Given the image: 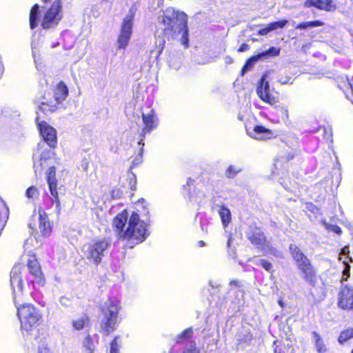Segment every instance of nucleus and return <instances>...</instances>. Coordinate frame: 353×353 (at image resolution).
Instances as JSON below:
<instances>
[{"instance_id":"nucleus-7","label":"nucleus","mask_w":353,"mask_h":353,"mask_svg":"<svg viewBox=\"0 0 353 353\" xmlns=\"http://www.w3.org/2000/svg\"><path fill=\"white\" fill-rule=\"evenodd\" d=\"M110 245L111 241L109 239H97L84 245L83 252L91 263L98 265Z\"/></svg>"},{"instance_id":"nucleus-56","label":"nucleus","mask_w":353,"mask_h":353,"mask_svg":"<svg viewBox=\"0 0 353 353\" xmlns=\"http://www.w3.org/2000/svg\"><path fill=\"white\" fill-rule=\"evenodd\" d=\"M19 114L18 113V112H15V114H14V116H19Z\"/></svg>"},{"instance_id":"nucleus-21","label":"nucleus","mask_w":353,"mask_h":353,"mask_svg":"<svg viewBox=\"0 0 353 353\" xmlns=\"http://www.w3.org/2000/svg\"><path fill=\"white\" fill-rule=\"evenodd\" d=\"M312 334L316 352L318 353H325L327 349L322 337L316 332H313Z\"/></svg>"},{"instance_id":"nucleus-50","label":"nucleus","mask_w":353,"mask_h":353,"mask_svg":"<svg viewBox=\"0 0 353 353\" xmlns=\"http://www.w3.org/2000/svg\"><path fill=\"white\" fill-rule=\"evenodd\" d=\"M225 62H226L227 63H232V58H231V57H227L225 58Z\"/></svg>"},{"instance_id":"nucleus-4","label":"nucleus","mask_w":353,"mask_h":353,"mask_svg":"<svg viewBox=\"0 0 353 353\" xmlns=\"http://www.w3.org/2000/svg\"><path fill=\"white\" fill-rule=\"evenodd\" d=\"M289 250L292 259L301 272L302 278L310 285H314L316 272L310 259L295 244H290Z\"/></svg>"},{"instance_id":"nucleus-9","label":"nucleus","mask_w":353,"mask_h":353,"mask_svg":"<svg viewBox=\"0 0 353 353\" xmlns=\"http://www.w3.org/2000/svg\"><path fill=\"white\" fill-rule=\"evenodd\" d=\"M62 17L61 3L59 0L55 1L44 12L41 26L43 29L54 28L57 26Z\"/></svg>"},{"instance_id":"nucleus-59","label":"nucleus","mask_w":353,"mask_h":353,"mask_svg":"<svg viewBox=\"0 0 353 353\" xmlns=\"http://www.w3.org/2000/svg\"><path fill=\"white\" fill-rule=\"evenodd\" d=\"M44 158H45V157H44L43 154H42V155H41V160H42V159H44Z\"/></svg>"},{"instance_id":"nucleus-33","label":"nucleus","mask_w":353,"mask_h":353,"mask_svg":"<svg viewBox=\"0 0 353 353\" xmlns=\"http://www.w3.org/2000/svg\"><path fill=\"white\" fill-rule=\"evenodd\" d=\"M39 196V191L35 186H30L26 191V196L29 199H36Z\"/></svg>"},{"instance_id":"nucleus-5","label":"nucleus","mask_w":353,"mask_h":353,"mask_svg":"<svg viewBox=\"0 0 353 353\" xmlns=\"http://www.w3.org/2000/svg\"><path fill=\"white\" fill-rule=\"evenodd\" d=\"M245 236L248 239L264 254H271L276 257L281 256V253L272 247L261 230L255 226H250Z\"/></svg>"},{"instance_id":"nucleus-58","label":"nucleus","mask_w":353,"mask_h":353,"mask_svg":"<svg viewBox=\"0 0 353 353\" xmlns=\"http://www.w3.org/2000/svg\"><path fill=\"white\" fill-rule=\"evenodd\" d=\"M29 226H30V228H32V229L34 228V227H32V223H30V224H29Z\"/></svg>"},{"instance_id":"nucleus-1","label":"nucleus","mask_w":353,"mask_h":353,"mask_svg":"<svg viewBox=\"0 0 353 353\" xmlns=\"http://www.w3.org/2000/svg\"><path fill=\"white\" fill-rule=\"evenodd\" d=\"M158 26L168 40L176 41L185 48H189L188 16L184 12L167 8L158 17Z\"/></svg>"},{"instance_id":"nucleus-2","label":"nucleus","mask_w":353,"mask_h":353,"mask_svg":"<svg viewBox=\"0 0 353 353\" xmlns=\"http://www.w3.org/2000/svg\"><path fill=\"white\" fill-rule=\"evenodd\" d=\"M146 227L145 221L140 219L137 212H133L129 216L126 210L113 219L114 231L121 239H134L141 243L148 235Z\"/></svg>"},{"instance_id":"nucleus-26","label":"nucleus","mask_w":353,"mask_h":353,"mask_svg":"<svg viewBox=\"0 0 353 353\" xmlns=\"http://www.w3.org/2000/svg\"><path fill=\"white\" fill-rule=\"evenodd\" d=\"M260 59L261 58L259 54L248 59L241 70V75L243 76L245 72L250 70L254 66V63L259 61Z\"/></svg>"},{"instance_id":"nucleus-30","label":"nucleus","mask_w":353,"mask_h":353,"mask_svg":"<svg viewBox=\"0 0 353 353\" xmlns=\"http://www.w3.org/2000/svg\"><path fill=\"white\" fill-rule=\"evenodd\" d=\"M193 335V330L191 327H189L184 331H183L181 334H178L175 337V341L176 343H180L182 340L190 339Z\"/></svg>"},{"instance_id":"nucleus-19","label":"nucleus","mask_w":353,"mask_h":353,"mask_svg":"<svg viewBox=\"0 0 353 353\" xmlns=\"http://www.w3.org/2000/svg\"><path fill=\"white\" fill-rule=\"evenodd\" d=\"M288 20L283 19L279 21L270 23L268 24L265 28L259 30L258 31V34L261 36H265L273 30H277L279 28H283L288 23Z\"/></svg>"},{"instance_id":"nucleus-16","label":"nucleus","mask_w":353,"mask_h":353,"mask_svg":"<svg viewBox=\"0 0 353 353\" xmlns=\"http://www.w3.org/2000/svg\"><path fill=\"white\" fill-rule=\"evenodd\" d=\"M339 306L345 310L353 308V289L344 287L339 295Z\"/></svg>"},{"instance_id":"nucleus-28","label":"nucleus","mask_w":353,"mask_h":353,"mask_svg":"<svg viewBox=\"0 0 353 353\" xmlns=\"http://www.w3.org/2000/svg\"><path fill=\"white\" fill-rule=\"evenodd\" d=\"M352 338H353V328H348L341 332L338 341L340 344H343L348 339Z\"/></svg>"},{"instance_id":"nucleus-3","label":"nucleus","mask_w":353,"mask_h":353,"mask_svg":"<svg viewBox=\"0 0 353 353\" xmlns=\"http://www.w3.org/2000/svg\"><path fill=\"white\" fill-rule=\"evenodd\" d=\"M120 309V304L116 299H109L101 305L100 329L105 336H108L117 329L119 323V312Z\"/></svg>"},{"instance_id":"nucleus-57","label":"nucleus","mask_w":353,"mask_h":353,"mask_svg":"<svg viewBox=\"0 0 353 353\" xmlns=\"http://www.w3.org/2000/svg\"><path fill=\"white\" fill-rule=\"evenodd\" d=\"M255 138H256V139H262V138H263V137H261V136H260V137H255Z\"/></svg>"},{"instance_id":"nucleus-35","label":"nucleus","mask_w":353,"mask_h":353,"mask_svg":"<svg viewBox=\"0 0 353 353\" xmlns=\"http://www.w3.org/2000/svg\"><path fill=\"white\" fill-rule=\"evenodd\" d=\"M52 192H50V194L52 196V201L53 204H55V211L57 213H59L61 211V204L58 197L57 188H52Z\"/></svg>"},{"instance_id":"nucleus-44","label":"nucleus","mask_w":353,"mask_h":353,"mask_svg":"<svg viewBox=\"0 0 353 353\" xmlns=\"http://www.w3.org/2000/svg\"><path fill=\"white\" fill-rule=\"evenodd\" d=\"M59 303L64 307H68L71 305V300L66 296H61L59 299Z\"/></svg>"},{"instance_id":"nucleus-53","label":"nucleus","mask_w":353,"mask_h":353,"mask_svg":"<svg viewBox=\"0 0 353 353\" xmlns=\"http://www.w3.org/2000/svg\"><path fill=\"white\" fill-rule=\"evenodd\" d=\"M231 239H229L228 241V246H230V243H231Z\"/></svg>"},{"instance_id":"nucleus-25","label":"nucleus","mask_w":353,"mask_h":353,"mask_svg":"<svg viewBox=\"0 0 353 353\" xmlns=\"http://www.w3.org/2000/svg\"><path fill=\"white\" fill-rule=\"evenodd\" d=\"M48 183L50 189V192H52V188H57V179H56V170L55 167H50L48 171L47 176Z\"/></svg>"},{"instance_id":"nucleus-61","label":"nucleus","mask_w":353,"mask_h":353,"mask_svg":"<svg viewBox=\"0 0 353 353\" xmlns=\"http://www.w3.org/2000/svg\"><path fill=\"white\" fill-rule=\"evenodd\" d=\"M352 353H353V350H352Z\"/></svg>"},{"instance_id":"nucleus-14","label":"nucleus","mask_w":353,"mask_h":353,"mask_svg":"<svg viewBox=\"0 0 353 353\" xmlns=\"http://www.w3.org/2000/svg\"><path fill=\"white\" fill-rule=\"evenodd\" d=\"M27 267L32 279H28V281L32 283L34 287L35 285L38 286H43L46 281L41 270V266L34 256L30 257L27 262Z\"/></svg>"},{"instance_id":"nucleus-10","label":"nucleus","mask_w":353,"mask_h":353,"mask_svg":"<svg viewBox=\"0 0 353 353\" xmlns=\"http://www.w3.org/2000/svg\"><path fill=\"white\" fill-rule=\"evenodd\" d=\"M142 119L144 123V127L141 132V140L138 142V144L141 145V148L137 154V157L141 159L143 153V145L144 143L143 142V138L145 135L150 133L152 130H154L157 127V120L154 115V111L153 110H150L148 112H143L142 113Z\"/></svg>"},{"instance_id":"nucleus-45","label":"nucleus","mask_w":353,"mask_h":353,"mask_svg":"<svg viewBox=\"0 0 353 353\" xmlns=\"http://www.w3.org/2000/svg\"><path fill=\"white\" fill-rule=\"evenodd\" d=\"M89 164L90 163L88 159L86 158H83L81 161L80 167L83 171L86 172L89 167Z\"/></svg>"},{"instance_id":"nucleus-11","label":"nucleus","mask_w":353,"mask_h":353,"mask_svg":"<svg viewBox=\"0 0 353 353\" xmlns=\"http://www.w3.org/2000/svg\"><path fill=\"white\" fill-rule=\"evenodd\" d=\"M133 15L128 14L123 20L120 34L117 45L119 50H124L128 46L132 34Z\"/></svg>"},{"instance_id":"nucleus-52","label":"nucleus","mask_w":353,"mask_h":353,"mask_svg":"<svg viewBox=\"0 0 353 353\" xmlns=\"http://www.w3.org/2000/svg\"><path fill=\"white\" fill-rule=\"evenodd\" d=\"M193 181H193V180H192L190 178H188V181H187V185H190V184L191 183H192Z\"/></svg>"},{"instance_id":"nucleus-15","label":"nucleus","mask_w":353,"mask_h":353,"mask_svg":"<svg viewBox=\"0 0 353 353\" xmlns=\"http://www.w3.org/2000/svg\"><path fill=\"white\" fill-rule=\"evenodd\" d=\"M21 268L20 264L15 265L10 272V285L14 294L22 292Z\"/></svg>"},{"instance_id":"nucleus-8","label":"nucleus","mask_w":353,"mask_h":353,"mask_svg":"<svg viewBox=\"0 0 353 353\" xmlns=\"http://www.w3.org/2000/svg\"><path fill=\"white\" fill-rule=\"evenodd\" d=\"M68 90L66 85L63 82H60L54 91L53 100H48L43 97L42 101L39 105V108L43 112H54L57 105L61 103L68 97Z\"/></svg>"},{"instance_id":"nucleus-29","label":"nucleus","mask_w":353,"mask_h":353,"mask_svg":"<svg viewBox=\"0 0 353 353\" xmlns=\"http://www.w3.org/2000/svg\"><path fill=\"white\" fill-rule=\"evenodd\" d=\"M322 25H323V23L320 21H307V22H302L301 23H299L296 26V28L304 30V29H307V28H311L321 26Z\"/></svg>"},{"instance_id":"nucleus-36","label":"nucleus","mask_w":353,"mask_h":353,"mask_svg":"<svg viewBox=\"0 0 353 353\" xmlns=\"http://www.w3.org/2000/svg\"><path fill=\"white\" fill-rule=\"evenodd\" d=\"M241 171V168L234 165H230L226 170L225 176L229 179H233Z\"/></svg>"},{"instance_id":"nucleus-22","label":"nucleus","mask_w":353,"mask_h":353,"mask_svg":"<svg viewBox=\"0 0 353 353\" xmlns=\"http://www.w3.org/2000/svg\"><path fill=\"white\" fill-rule=\"evenodd\" d=\"M40 19L39 6L35 4L31 9L30 13V26L31 29L35 28Z\"/></svg>"},{"instance_id":"nucleus-48","label":"nucleus","mask_w":353,"mask_h":353,"mask_svg":"<svg viewBox=\"0 0 353 353\" xmlns=\"http://www.w3.org/2000/svg\"><path fill=\"white\" fill-rule=\"evenodd\" d=\"M274 353H285V351L282 348H279L277 346L274 348Z\"/></svg>"},{"instance_id":"nucleus-18","label":"nucleus","mask_w":353,"mask_h":353,"mask_svg":"<svg viewBox=\"0 0 353 353\" xmlns=\"http://www.w3.org/2000/svg\"><path fill=\"white\" fill-rule=\"evenodd\" d=\"M305 7H315L319 10H325L326 11H333L336 9L332 0H307L305 2Z\"/></svg>"},{"instance_id":"nucleus-41","label":"nucleus","mask_w":353,"mask_h":353,"mask_svg":"<svg viewBox=\"0 0 353 353\" xmlns=\"http://www.w3.org/2000/svg\"><path fill=\"white\" fill-rule=\"evenodd\" d=\"M37 353H52V352L47 344L42 343L39 345Z\"/></svg>"},{"instance_id":"nucleus-49","label":"nucleus","mask_w":353,"mask_h":353,"mask_svg":"<svg viewBox=\"0 0 353 353\" xmlns=\"http://www.w3.org/2000/svg\"><path fill=\"white\" fill-rule=\"evenodd\" d=\"M32 56H33L34 59V63H35L36 67L38 68V61H37V60L36 59L35 52L34 50H32Z\"/></svg>"},{"instance_id":"nucleus-6","label":"nucleus","mask_w":353,"mask_h":353,"mask_svg":"<svg viewBox=\"0 0 353 353\" xmlns=\"http://www.w3.org/2000/svg\"><path fill=\"white\" fill-rule=\"evenodd\" d=\"M17 316L20 320L21 330L27 332L35 327L42 317L39 310L32 304H24L17 307Z\"/></svg>"},{"instance_id":"nucleus-12","label":"nucleus","mask_w":353,"mask_h":353,"mask_svg":"<svg viewBox=\"0 0 353 353\" xmlns=\"http://www.w3.org/2000/svg\"><path fill=\"white\" fill-rule=\"evenodd\" d=\"M256 94L263 102L270 105H274L278 102V97L272 93L265 75H263L257 83Z\"/></svg>"},{"instance_id":"nucleus-31","label":"nucleus","mask_w":353,"mask_h":353,"mask_svg":"<svg viewBox=\"0 0 353 353\" xmlns=\"http://www.w3.org/2000/svg\"><path fill=\"white\" fill-rule=\"evenodd\" d=\"M280 54V48H276L275 47H271L269 50L266 51H263L261 53H259L260 58H267L269 57H276L279 55Z\"/></svg>"},{"instance_id":"nucleus-60","label":"nucleus","mask_w":353,"mask_h":353,"mask_svg":"<svg viewBox=\"0 0 353 353\" xmlns=\"http://www.w3.org/2000/svg\"><path fill=\"white\" fill-rule=\"evenodd\" d=\"M34 168L35 169H37V168H37V165H36L35 163H34ZM35 170L37 171V170Z\"/></svg>"},{"instance_id":"nucleus-55","label":"nucleus","mask_w":353,"mask_h":353,"mask_svg":"<svg viewBox=\"0 0 353 353\" xmlns=\"http://www.w3.org/2000/svg\"><path fill=\"white\" fill-rule=\"evenodd\" d=\"M199 243H200V245H201V246H202V245H204V242H203V241H199Z\"/></svg>"},{"instance_id":"nucleus-37","label":"nucleus","mask_w":353,"mask_h":353,"mask_svg":"<svg viewBox=\"0 0 353 353\" xmlns=\"http://www.w3.org/2000/svg\"><path fill=\"white\" fill-rule=\"evenodd\" d=\"M252 337L251 334L245 330L242 336L241 334L239 335L238 340L240 343H250L252 341Z\"/></svg>"},{"instance_id":"nucleus-39","label":"nucleus","mask_w":353,"mask_h":353,"mask_svg":"<svg viewBox=\"0 0 353 353\" xmlns=\"http://www.w3.org/2000/svg\"><path fill=\"white\" fill-rule=\"evenodd\" d=\"M325 226L328 231L337 234H340L341 233V230L338 225L325 223Z\"/></svg>"},{"instance_id":"nucleus-32","label":"nucleus","mask_w":353,"mask_h":353,"mask_svg":"<svg viewBox=\"0 0 353 353\" xmlns=\"http://www.w3.org/2000/svg\"><path fill=\"white\" fill-rule=\"evenodd\" d=\"M276 108L277 109L281 119L283 121H288L289 119V110L288 106L279 105L276 106Z\"/></svg>"},{"instance_id":"nucleus-27","label":"nucleus","mask_w":353,"mask_h":353,"mask_svg":"<svg viewBox=\"0 0 353 353\" xmlns=\"http://www.w3.org/2000/svg\"><path fill=\"white\" fill-rule=\"evenodd\" d=\"M83 347L85 350V353H94L95 345L90 335H87L83 341Z\"/></svg>"},{"instance_id":"nucleus-38","label":"nucleus","mask_w":353,"mask_h":353,"mask_svg":"<svg viewBox=\"0 0 353 353\" xmlns=\"http://www.w3.org/2000/svg\"><path fill=\"white\" fill-rule=\"evenodd\" d=\"M254 132L256 135H262V134H270V132L269 130L266 129L265 127L261 125H256L254 128Z\"/></svg>"},{"instance_id":"nucleus-20","label":"nucleus","mask_w":353,"mask_h":353,"mask_svg":"<svg viewBox=\"0 0 353 353\" xmlns=\"http://www.w3.org/2000/svg\"><path fill=\"white\" fill-rule=\"evenodd\" d=\"M165 45V40L163 37H158L155 41V49L150 52L151 58H154L157 61L159 56L162 53Z\"/></svg>"},{"instance_id":"nucleus-43","label":"nucleus","mask_w":353,"mask_h":353,"mask_svg":"<svg viewBox=\"0 0 353 353\" xmlns=\"http://www.w3.org/2000/svg\"><path fill=\"white\" fill-rule=\"evenodd\" d=\"M349 253H350V251H349L348 248L344 247L343 248L341 249V251L339 254V259L342 260L344 256V259L350 258V260L351 261H352V259L349 256Z\"/></svg>"},{"instance_id":"nucleus-51","label":"nucleus","mask_w":353,"mask_h":353,"mask_svg":"<svg viewBox=\"0 0 353 353\" xmlns=\"http://www.w3.org/2000/svg\"><path fill=\"white\" fill-rule=\"evenodd\" d=\"M230 285H235V286H237L238 285V282L236 281H232L230 283Z\"/></svg>"},{"instance_id":"nucleus-40","label":"nucleus","mask_w":353,"mask_h":353,"mask_svg":"<svg viewBox=\"0 0 353 353\" xmlns=\"http://www.w3.org/2000/svg\"><path fill=\"white\" fill-rule=\"evenodd\" d=\"M118 337L116 336L110 344V353H119V345L117 342Z\"/></svg>"},{"instance_id":"nucleus-13","label":"nucleus","mask_w":353,"mask_h":353,"mask_svg":"<svg viewBox=\"0 0 353 353\" xmlns=\"http://www.w3.org/2000/svg\"><path fill=\"white\" fill-rule=\"evenodd\" d=\"M40 134L43 138V142L38 144L39 148H42L44 143L51 148H55L57 144V137L56 130L46 122H41L38 124Z\"/></svg>"},{"instance_id":"nucleus-24","label":"nucleus","mask_w":353,"mask_h":353,"mask_svg":"<svg viewBox=\"0 0 353 353\" xmlns=\"http://www.w3.org/2000/svg\"><path fill=\"white\" fill-rule=\"evenodd\" d=\"M89 323V318L86 314L72 320V327L76 330H81L84 328L85 325Z\"/></svg>"},{"instance_id":"nucleus-23","label":"nucleus","mask_w":353,"mask_h":353,"mask_svg":"<svg viewBox=\"0 0 353 353\" xmlns=\"http://www.w3.org/2000/svg\"><path fill=\"white\" fill-rule=\"evenodd\" d=\"M218 213L221 217L223 227H227L228 224L231 222L230 210L226 206L222 205L219 207Z\"/></svg>"},{"instance_id":"nucleus-47","label":"nucleus","mask_w":353,"mask_h":353,"mask_svg":"<svg viewBox=\"0 0 353 353\" xmlns=\"http://www.w3.org/2000/svg\"><path fill=\"white\" fill-rule=\"evenodd\" d=\"M290 80H291V77H282L279 79V82L281 83V84H287L288 83H292V82H290Z\"/></svg>"},{"instance_id":"nucleus-46","label":"nucleus","mask_w":353,"mask_h":353,"mask_svg":"<svg viewBox=\"0 0 353 353\" xmlns=\"http://www.w3.org/2000/svg\"><path fill=\"white\" fill-rule=\"evenodd\" d=\"M249 49H250L249 45H248L246 43H243L240 46V48L238 49V52H245V51L248 50Z\"/></svg>"},{"instance_id":"nucleus-54","label":"nucleus","mask_w":353,"mask_h":353,"mask_svg":"<svg viewBox=\"0 0 353 353\" xmlns=\"http://www.w3.org/2000/svg\"><path fill=\"white\" fill-rule=\"evenodd\" d=\"M3 114H5L6 116H8V111L7 110H4L3 111Z\"/></svg>"},{"instance_id":"nucleus-34","label":"nucleus","mask_w":353,"mask_h":353,"mask_svg":"<svg viewBox=\"0 0 353 353\" xmlns=\"http://www.w3.org/2000/svg\"><path fill=\"white\" fill-rule=\"evenodd\" d=\"M181 353H200V350L196 347V342L191 341Z\"/></svg>"},{"instance_id":"nucleus-42","label":"nucleus","mask_w":353,"mask_h":353,"mask_svg":"<svg viewBox=\"0 0 353 353\" xmlns=\"http://www.w3.org/2000/svg\"><path fill=\"white\" fill-rule=\"evenodd\" d=\"M260 265L268 272H271L273 268L272 264L265 259L260 260Z\"/></svg>"},{"instance_id":"nucleus-17","label":"nucleus","mask_w":353,"mask_h":353,"mask_svg":"<svg viewBox=\"0 0 353 353\" xmlns=\"http://www.w3.org/2000/svg\"><path fill=\"white\" fill-rule=\"evenodd\" d=\"M39 229L44 237L48 236L52 232V225L48 214L42 209L39 210Z\"/></svg>"}]
</instances>
